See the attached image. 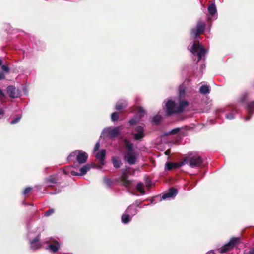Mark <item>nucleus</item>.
Returning <instances> with one entry per match:
<instances>
[{"mask_svg": "<svg viewBox=\"0 0 254 254\" xmlns=\"http://www.w3.org/2000/svg\"><path fill=\"white\" fill-rule=\"evenodd\" d=\"M191 53L194 55H197L198 57V62L200 61L203 56L206 54L205 49L202 46V45L199 44V43H197L194 42L190 50Z\"/></svg>", "mask_w": 254, "mask_h": 254, "instance_id": "obj_1", "label": "nucleus"}, {"mask_svg": "<svg viewBox=\"0 0 254 254\" xmlns=\"http://www.w3.org/2000/svg\"><path fill=\"white\" fill-rule=\"evenodd\" d=\"M240 243V239L236 237H232L230 241L222 247L219 250L220 253H225L228 251L233 249L235 246L238 245Z\"/></svg>", "mask_w": 254, "mask_h": 254, "instance_id": "obj_2", "label": "nucleus"}, {"mask_svg": "<svg viewBox=\"0 0 254 254\" xmlns=\"http://www.w3.org/2000/svg\"><path fill=\"white\" fill-rule=\"evenodd\" d=\"M206 24L202 21H198L196 27L191 30V34L196 38L200 34H202L206 28Z\"/></svg>", "mask_w": 254, "mask_h": 254, "instance_id": "obj_3", "label": "nucleus"}, {"mask_svg": "<svg viewBox=\"0 0 254 254\" xmlns=\"http://www.w3.org/2000/svg\"><path fill=\"white\" fill-rule=\"evenodd\" d=\"M145 126H137L134 130V132L132 133L133 138L136 140H141L145 137Z\"/></svg>", "mask_w": 254, "mask_h": 254, "instance_id": "obj_4", "label": "nucleus"}, {"mask_svg": "<svg viewBox=\"0 0 254 254\" xmlns=\"http://www.w3.org/2000/svg\"><path fill=\"white\" fill-rule=\"evenodd\" d=\"M166 115L169 117L174 114H177L176 104L174 101L169 100L166 104Z\"/></svg>", "mask_w": 254, "mask_h": 254, "instance_id": "obj_5", "label": "nucleus"}, {"mask_svg": "<svg viewBox=\"0 0 254 254\" xmlns=\"http://www.w3.org/2000/svg\"><path fill=\"white\" fill-rule=\"evenodd\" d=\"M203 162V159L198 155H194L190 158L189 165L191 167L200 166Z\"/></svg>", "mask_w": 254, "mask_h": 254, "instance_id": "obj_6", "label": "nucleus"}, {"mask_svg": "<svg viewBox=\"0 0 254 254\" xmlns=\"http://www.w3.org/2000/svg\"><path fill=\"white\" fill-rule=\"evenodd\" d=\"M124 160L129 165H134L137 161V157L134 152H127L124 156Z\"/></svg>", "mask_w": 254, "mask_h": 254, "instance_id": "obj_7", "label": "nucleus"}, {"mask_svg": "<svg viewBox=\"0 0 254 254\" xmlns=\"http://www.w3.org/2000/svg\"><path fill=\"white\" fill-rule=\"evenodd\" d=\"M88 154L84 151L79 150L78 153L77 154L76 160L80 164L85 163L88 159Z\"/></svg>", "mask_w": 254, "mask_h": 254, "instance_id": "obj_8", "label": "nucleus"}, {"mask_svg": "<svg viewBox=\"0 0 254 254\" xmlns=\"http://www.w3.org/2000/svg\"><path fill=\"white\" fill-rule=\"evenodd\" d=\"M6 92L11 98H15L18 97V90H16L15 87L13 85L8 86L6 88Z\"/></svg>", "mask_w": 254, "mask_h": 254, "instance_id": "obj_9", "label": "nucleus"}, {"mask_svg": "<svg viewBox=\"0 0 254 254\" xmlns=\"http://www.w3.org/2000/svg\"><path fill=\"white\" fill-rule=\"evenodd\" d=\"M40 240L39 235H38L34 239L30 241V244L31 245L30 249L33 251H36L41 248V244L39 243Z\"/></svg>", "mask_w": 254, "mask_h": 254, "instance_id": "obj_10", "label": "nucleus"}, {"mask_svg": "<svg viewBox=\"0 0 254 254\" xmlns=\"http://www.w3.org/2000/svg\"><path fill=\"white\" fill-rule=\"evenodd\" d=\"M189 105V102L187 101L179 99V104L177 106V111L178 113H182L184 111L185 109L188 107Z\"/></svg>", "mask_w": 254, "mask_h": 254, "instance_id": "obj_11", "label": "nucleus"}, {"mask_svg": "<svg viewBox=\"0 0 254 254\" xmlns=\"http://www.w3.org/2000/svg\"><path fill=\"white\" fill-rule=\"evenodd\" d=\"M178 193V190L173 187L171 188L168 192L164 194L161 198L162 199H166L168 198L175 197Z\"/></svg>", "mask_w": 254, "mask_h": 254, "instance_id": "obj_12", "label": "nucleus"}, {"mask_svg": "<svg viewBox=\"0 0 254 254\" xmlns=\"http://www.w3.org/2000/svg\"><path fill=\"white\" fill-rule=\"evenodd\" d=\"M246 108L248 112V115L245 117V119L246 121H248L251 119L252 115L254 113V101L247 103Z\"/></svg>", "mask_w": 254, "mask_h": 254, "instance_id": "obj_13", "label": "nucleus"}, {"mask_svg": "<svg viewBox=\"0 0 254 254\" xmlns=\"http://www.w3.org/2000/svg\"><path fill=\"white\" fill-rule=\"evenodd\" d=\"M184 165L183 162H167L165 164V169L168 170H171L173 168H177Z\"/></svg>", "mask_w": 254, "mask_h": 254, "instance_id": "obj_14", "label": "nucleus"}, {"mask_svg": "<svg viewBox=\"0 0 254 254\" xmlns=\"http://www.w3.org/2000/svg\"><path fill=\"white\" fill-rule=\"evenodd\" d=\"M106 153V150L102 149L100 151H99L96 155V157L99 160L100 163L102 165H104L105 164Z\"/></svg>", "mask_w": 254, "mask_h": 254, "instance_id": "obj_15", "label": "nucleus"}, {"mask_svg": "<svg viewBox=\"0 0 254 254\" xmlns=\"http://www.w3.org/2000/svg\"><path fill=\"white\" fill-rule=\"evenodd\" d=\"M120 127L118 126L108 131V134L111 138L116 137L120 133Z\"/></svg>", "mask_w": 254, "mask_h": 254, "instance_id": "obj_16", "label": "nucleus"}, {"mask_svg": "<svg viewBox=\"0 0 254 254\" xmlns=\"http://www.w3.org/2000/svg\"><path fill=\"white\" fill-rule=\"evenodd\" d=\"M60 248V244L57 241H55L54 243H51L48 245V249L51 252L56 253L58 251Z\"/></svg>", "mask_w": 254, "mask_h": 254, "instance_id": "obj_17", "label": "nucleus"}, {"mask_svg": "<svg viewBox=\"0 0 254 254\" xmlns=\"http://www.w3.org/2000/svg\"><path fill=\"white\" fill-rule=\"evenodd\" d=\"M58 180H59V178L56 175H52L49 176L48 177H47L45 179V183L46 184H49V183L56 184Z\"/></svg>", "mask_w": 254, "mask_h": 254, "instance_id": "obj_18", "label": "nucleus"}, {"mask_svg": "<svg viewBox=\"0 0 254 254\" xmlns=\"http://www.w3.org/2000/svg\"><path fill=\"white\" fill-rule=\"evenodd\" d=\"M112 161L113 166L115 168H119L121 167V165L122 164L121 160L118 156L112 157Z\"/></svg>", "mask_w": 254, "mask_h": 254, "instance_id": "obj_19", "label": "nucleus"}, {"mask_svg": "<svg viewBox=\"0 0 254 254\" xmlns=\"http://www.w3.org/2000/svg\"><path fill=\"white\" fill-rule=\"evenodd\" d=\"M90 169L91 167L89 164L84 165L80 169V175L82 176L86 174Z\"/></svg>", "mask_w": 254, "mask_h": 254, "instance_id": "obj_20", "label": "nucleus"}, {"mask_svg": "<svg viewBox=\"0 0 254 254\" xmlns=\"http://www.w3.org/2000/svg\"><path fill=\"white\" fill-rule=\"evenodd\" d=\"M200 92L204 95L209 94L210 92V89L208 85H202L199 89Z\"/></svg>", "mask_w": 254, "mask_h": 254, "instance_id": "obj_21", "label": "nucleus"}, {"mask_svg": "<svg viewBox=\"0 0 254 254\" xmlns=\"http://www.w3.org/2000/svg\"><path fill=\"white\" fill-rule=\"evenodd\" d=\"M208 10L209 14L213 15L216 12V8L214 3L210 4L208 7Z\"/></svg>", "mask_w": 254, "mask_h": 254, "instance_id": "obj_22", "label": "nucleus"}, {"mask_svg": "<svg viewBox=\"0 0 254 254\" xmlns=\"http://www.w3.org/2000/svg\"><path fill=\"white\" fill-rule=\"evenodd\" d=\"M127 106V104L126 103L118 102L116 104L115 109L117 110H121L124 108H125Z\"/></svg>", "mask_w": 254, "mask_h": 254, "instance_id": "obj_23", "label": "nucleus"}, {"mask_svg": "<svg viewBox=\"0 0 254 254\" xmlns=\"http://www.w3.org/2000/svg\"><path fill=\"white\" fill-rule=\"evenodd\" d=\"M185 94V89L184 86H180L179 87V99H181L184 98Z\"/></svg>", "mask_w": 254, "mask_h": 254, "instance_id": "obj_24", "label": "nucleus"}, {"mask_svg": "<svg viewBox=\"0 0 254 254\" xmlns=\"http://www.w3.org/2000/svg\"><path fill=\"white\" fill-rule=\"evenodd\" d=\"M121 219L122 222L126 224L129 222L130 221L131 218L129 215L123 214L122 216Z\"/></svg>", "mask_w": 254, "mask_h": 254, "instance_id": "obj_25", "label": "nucleus"}, {"mask_svg": "<svg viewBox=\"0 0 254 254\" xmlns=\"http://www.w3.org/2000/svg\"><path fill=\"white\" fill-rule=\"evenodd\" d=\"M140 119L137 116H135L129 120L128 123L130 125H135L138 123Z\"/></svg>", "mask_w": 254, "mask_h": 254, "instance_id": "obj_26", "label": "nucleus"}, {"mask_svg": "<svg viewBox=\"0 0 254 254\" xmlns=\"http://www.w3.org/2000/svg\"><path fill=\"white\" fill-rule=\"evenodd\" d=\"M126 148L128 151V152H134L133 144L129 141H126L125 144Z\"/></svg>", "mask_w": 254, "mask_h": 254, "instance_id": "obj_27", "label": "nucleus"}, {"mask_svg": "<svg viewBox=\"0 0 254 254\" xmlns=\"http://www.w3.org/2000/svg\"><path fill=\"white\" fill-rule=\"evenodd\" d=\"M143 187V184L141 182L138 183L136 185L137 190L142 194H145V192Z\"/></svg>", "mask_w": 254, "mask_h": 254, "instance_id": "obj_28", "label": "nucleus"}, {"mask_svg": "<svg viewBox=\"0 0 254 254\" xmlns=\"http://www.w3.org/2000/svg\"><path fill=\"white\" fill-rule=\"evenodd\" d=\"M161 120V117L159 115L155 116L152 119V122L154 125H157L159 124Z\"/></svg>", "mask_w": 254, "mask_h": 254, "instance_id": "obj_29", "label": "nucleus"}, {"mask_svg": "<svg viewBox=\"0 0 254 254\" xmlns=\"http://www.w3.org/2000/svg\"><path fill=\"white\" fill-rule=\"evenodd\" d=\"M122 182L123 183V185L126 187L130 188L131 187L132 182L128 179L122 181Z\"/></svg>", "mask_w": 254, "mask_h": 254, "instance_id": "obj_30", "label": "nucleus"}, {"mask_svg": "<svg viewBox=\"0 0 254 254\" xmlns=\"http://www.w3.org/2000/svg\"><path fill=\"white\" fill-rule=\"evenodd\" d=\"M119 113L118 112H114L111 114V120L112 121H116L119 119Z\"/></svg>", "mask_w": 254, "mask_h": 254, "instance_id": "obj_31", "label": "nucleus"}, {"mask_svg": "<svg viewBox=\"0 0 254 254\" xmlns=\"http://www.w3.org/2000/svg\"><path fill=\"white\" fill-rule=\"evenodd\" d=\"M79 150H75L72 152L68 156L67 159L69 160H72V157H74L75 156L77 157V154L78 153Z\"/></svg>", "mask_w": 254, "mask_h": 254, "instance_id": "obj_32", "label": "nucleus"}, {"mask_svg": "<svg viewBox=\"0 0 254 254\" xmlns=\"http://www.w3.org/2000/svg\"><path fill=\"white\" fill-rule=\"evenodd\" d=\"M248 98V95L247 94H244L242 95L240 98L239 101L242 104H244Z\"/></svg>", "mask_w": 254, "mask_h": 254, "instance_id": "obj_33", "label": "nucleus"}, {"mask_svg": "<svg viewBox=\"0 0 254 254\" xmlns=\"http://www.w3.org/2000/svg\"><path fill=\"white\" fill-rule=\"evenodd\" d=\"M138 114H139V118H141L142 116L145 114V110L141 107H138Z\"/></svg>", "mask_w": 254, "mask_h": 254, "instance_id": "obj_34", "label": "nucleus"}, {"mask_svg": "<svg viewBox=\"0 0 254 254\" xmlns=\"http://www.w3.org/2000/svg\"><path fill=\"white\" fill-rule=\"evenodd\" d=\"M128 178V175H127V173L125 171L123 172L121 176V180L125 181L126 180H127Z\"/></svg>", "mask_w": 254, "mask_h": 254, "instance_id": "obj_35", "label": "nucleus"}, {"mask_svg": "<svg viewBox=\"0 0 254 254\" xmlns=\"http://www.w3.org/2000/svg\"><path fill=\"white\" fill-rule=\"evenodd\" d=\"M180 130V128H174L172 130H171L170 131L168 132L169 135H174L179 132V131Z\"/></svg>", "mask_w": 254, "mask_h": 254, "instance_id": "obj_36", "label": "nucleus"}, {"mask_svg": "<svg viewBox=\"0 0 254 254\" xmlns=\"http://www.w3.org/2000/svg\"><path fill=\"white\" fill-rule=\"evenodd\" d=\"M32 190V188L30 187H26L23 191V195H26L29 193Z\"/></svg>", "mask_w": 254, "mask_h": 254, "instance_id": "obj_37", "label": "nucleus"}, {"mask_svg": "<svg viewBox=\"0 0 254 254\" xmlns=\"http://www.w3.org/2000/svg\"><path fill=\"white\" fill-rule=\"evenodd\" d=\"M55 212V210L53 208L49 209L48 211L45 212V215L46 216H49L51 215L52 214L54 213Z\"/></svg>", "mask_w": 254, "mask_h": 254, "instance_id": "obj_38", "label": "nucleus"}, {"mask_svg": "<svg viewBox=\"0 0 254 254\" xmlns=\"http://www.w3.org/2000/svg\"><path fill=\"white\" fill-rule=\"evenodd\" d=\"M2 70L5 72H8L9 71V67L6 65H1Z\"/></svg>", "mask_w": 254, "mask_h": 254, "instance_id": "obj_39", "label": "nucleus"}, {"mask_svg": "<svg viewBox=\"0 0 254 254\" xmlns=\"http://www.w3.org/2000/svg\"><path fill=\"white\" fill-rule=\"evenodd\" d=\"M100 143L99 142H97L96 144H95V145L94 146V151H96L97 150H98L99 149V148H100Z\"/></svg>", "mask_w": 254, "mask_h": 254, "instance_id": "obj_40", "label": "nucleus"}, {"mask_svg": "<svg viewBox=\"0 0 254 254\" xmlns=\"http://www.w3.org/2000/svg\"><path fill=\"white\" fill-rule=\"evenodd\" d=\"M189 160H190V158L185 157V158H183V161H181V162H183L184 165L185 164H187L188 162L189 163Z\"/></svg>", "mask_w": 254, "mask_h": 254, "instance_id": "obj_41", "label": "nucleus"}, {"mask_svg": "<svg viewBox=\"0 0 254 254\" xmlns=\"http://www.w3.org/2000/svg\"><path fill=\"white\" fill-rule=\"evenodd\" d=\"M5 97V95L2 91V90L0 88V98L3 99Z\"/></svg>", "mask_w": 254, "mask_h": 254, "instance_id": "obj_42", "label": "nucleus"}, {"mask_svg": "<svg viewBox=\"0 0 254 254\" xmlns=\"http://www.w3.org/2000/svg\"><path fill=\"white\" fill-rule=\"evenodd\" d=\"M226 117L228 119H232L234 118V116L232 113H229L226 115Z\"/></svg>", "mask_w": 254, "mask_h": 254, "instance_id": "obj_43", "label": "nucleus"}, {"mask_svg": "<svg viewBox=\"0 0 254 254\" xmlns=\"http://www.w3.org/2000/svg\"><path fill=\"white\" fill-rule=\"evenodd\" d=\"M72 176H79L80 175V173H78L75 171H71L70 172Z\"/></svg>", "mask_w": 254, "mask_h": 254, "instance_id": "obj_44", "label": "nucleus"}, {"mask_svg": "<svg viewBox=\"0 0 254 254\" xmlns=\"http://www.w3.org/2000/svg\"><path fill=\"white\" fill-rule=\"evenodd\" d=\"M5 75L2 72H0V80L4 79Z\"/></svg>", "mask_w": 254, "mask_h": 254, "instance_id": "obj_45", "label": "nucleus"}, {"mask_svg": "<svg viewBox=\"0 0 254 254\" xmlns=\"http://www.w3.org/2000/svg\"><path fill=\"white\" fill-rule=\"evenodd\" d=\"M19 120V118H15L11 121V124H13L17 123Z\"/></svg>", "mask_w": 254, "mask_h": 254, "instance_id": "obj_46", "label": "nucleus"}, {"mask_svg": "<svg viewBox=\"0 0 254 254\" xmlns=\"http://www.w3.org/2000/svg\"><path fill=\"white\" fill-rule=\"evenodd\" d=\"M170 152H171V150L170 149H167L165 152V155H168L170 154Z\"/></svg>", "mask_w": 254, "mask_h": 254, "instance_id": "obj_47", "label": "nucleus"}, {"mask_svg": "<svg viewBox=\"0 0 254 254\" xmlns=\"http://www.w3.org/2000/svg\"><path fill=\"white\" fill-rule=\"evenodd\" d=\"M4 114V110L0 108V115H2Z\"/></svg>", "mask_w": 254, "mask_h": 254, "instance_id": "obj_48", "label": "nucleus"}, {"mask_svg": "<svg viewBox=\"0 0 254 254\" xmlns=\"http://www.w3.org/2000/svg\"><path fill=\"white\" fill-rule=\"evenodd\" d=\"M248 254H254V249H251L249 252Z\"/></svg>", "mask_w": 254, "mask_h": 254, "instance_id": "obj_49", "label": "nucleus"}, {"mask_svg": "<svg viewBox=\"0 0 254 254\" xmlns=\"http://www.w3.org/2000/svg\"><path fill=\"white\" fill-rule=\"evenodd\" d=\"M105 181L107 183H110L111 182V180L109 179H105Z\"/></svg>", "mask_w": 254, "mask_h": 254, "instance_id": "obj_50", "label": "nucleus"}, {"mask_svg": "<svg viewBox=\"0 0 254 254\" xmlns=\"http://www.w3.org/2000/svg\"><path fill=\"white\" fill-rule=\"evenodd\" d=\"M207 254H215L213 251H211L207 253Z\"/></svg>", "mask_w": 254, "mask_h": 254, "instance_id": "obj_51", "label": "nucleus"}, {"mask_svg": "<svg viewBox=\"0 0 254 254\" xmlns=\"http://www.w3.org/2000/svg\"><path fill=\"white\" fill-rule=\"evenodd\" d=\"M2 64V60L0 58V66H1Z\"/></svg>", "mask_w": 254, "mask_h": 254, "instance_id": "obj_52", "label": "nucleus"}]
</instances>
